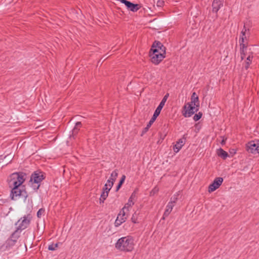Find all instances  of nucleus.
Wrapping results in <instances>:
<instances>
[{"label":"nucleus","mask_w":259,"mask_h":259,"mask_svg":"<svg viewBox=\"0 0 259 259\" xmlns=\"http://www.w3.org/2000/svg\"><path fill=\"white\" fill-rule=\"evenodd\" d=\"M135 247L134 239L131 236H126L119 238L115 244V247L123 252H131Z\"/></svg>","instance_id":"obj_1"},{"label":"nucleus","mask_w":259,"mask_h":259,"mask_svg":"<svg viewBox=\"0 0 259 259\" xmlns=\"http://www.w3.org/2000/svg\"><path fill=\"white\" fill-rule=\"evenodd\" d=\"M10 196L11 199L14 200H17L20 198H22L24 200H25L28 197V195L24 186H13Z\"/></svg>","instance_id":"obj_2"},{"label":"nucleus","mask_w":259,"mask_h":259,"mask_svg":"<svg viewBox=\"0 0 259 259\" xmlns=\"http://www.w3.org/2000/svg\"><path fill=\"white\" fill-rule=\"evenodd\" d=\"M45 178L42 172H34L31 175L30 182L31 183L33 189L36 191L40 187L41 182Z\"/></svg>","instance_id":"obj_3"},{"label":"nucleus","mask_w":259,"mask_h":259,"mask_svg":"<svg viewBox=\"0 0 259 259\" xmlns=\"http://www.w3.org/2000/svg\"><path fill=\"white\" fill-rule=\"evenodd\" d=\"M20 236V233H18V231H15L12 234L10 237L2 245V248L4 250L11 249L15 245Z\"/></svg>","instance_id":"obj_4"},{"label":"nucleus","mask_w":259,"mask_h":259,"mask_svg":"<svg viewBox=\"0 0 259 259\" xmlns=\"http://www.w3.org/2000/svg\"><path fill=\"white\" fill-rule=\"evenodd\" d=\"M26 174L22 172H14L10 177V184L13 186H23L22 185L25 180Z\"/></svg>","instance_id":"obj_5"},{"label":"nucleus","mask_w":259,"mask_h":259,"mask_svg":"<svg viewBox=\"0 0 259 259\" xmlns=\"http://www.w3.org/2000/svg\"><path fill=\"white\" fill-rule=\"evenodd\" d=\"M247 31L246 28L245 26L243 30L241 32L240 37V54H241V60H243L245 57V50L247 48V39L246 36V32Z\"/></svg>","instance_id":"obj_6"},{"label":"nucleus","mask_w":259,"mask_h":259,"mask_svg":"<svg viewBox=\"0 0 259 259\" xmlns=\"http://www.w3.org/2000/svg\"><path fill=\"white\" fill-rule=\"evenodd\" d=\"M246 150L248 153L259 156V140L248 142L246 144Z\"/></svg>","instance_id":"obj_7"},{"label":"nucleus","mask_w":259,"mask_h":259,"mask_svg":"<svg viewBox=\"0 0 259 259\" xmlns=\"http://www.w3.org/2000/svg\"><path fill=\"white\" fill-rule=\"evenodd\" d=\"M198 110L199 107H197L195 105L186 103L183 107L182 114L185 117H189L197 112Z\"/></svg>","instance_id":"obj_8"},{"label":"nucleus","mask_w":259,"mask_h":259,"mask_svg":"<svg viewBox=\"0 0 259 259\" xmlns=\"http://www.w3.org/2000/svg\"><path fill=\"white\" fill-rule=\"evenodd\" d=\"M149 54H161L162 55H163V56H165V48L163 46V45L161 42H157L156 43V46L155 45V44H153L151 49V50L149 52Z\"/></svg>","instance_id":"obj_9"},{"label":"nucleus","mask_w":259,"mask_h":259,"mask_svg":"<svg viewBox=\"0 0 259 259\" xmlns=\"http://www.w3.org/2000/svg\"><path fill=\"white\" fill-rule=\"evenodd\" d=\"M223 179L221 177H217L214 179L213 182L209 185L208 189L209 193H211L218 189L222 184Z\"/></svg>","instance_id":"obj_10"},{"label":"nucleus","mask_w":259,"mask_h":259,"mask_svg":"<svg viewBox=\"0 0 259 259\" xmlns=\"http://www.w3.org/2000/svg\"><path fill=\"white\" fill-rule=\"evenodd\" d=\"M121 3L124 4L126 7L127 9L133 12L138 11L141 8V6L140 4H135L127 0H118Z\"/></svg>","instance_id":"obj_11"},{"label":"nucleus","mask_w":259,"mask_h":259,"mask_svg":"<svg viewBox=\"0 0 259 259\" xmlns=\"http://www.w3.org/2000/svg\"><path fill=\"white\" fill-rule=\"evenodd\" d=\"M126 218L125 217V212L124 209H122L118 213L115 222L116 227L120 226L122 223L125 222Z\"/></svg>","instance_id":"obj_12"},{"label":"nucleus","mask_w":259,"mask_h":259,"mask_svg":"<svg viewBox=\"0 0 259 259\" xmlns=\"http://www.w3.org/2000/svg\"><path fill=\"white\" fill-rule=\"evenodd\" d=\"M30 224V220L26 217H23V219L19 224L18 227L15 231H18V233H21V231L24 230L29 226Z\"/></svg>","instance_id":"obj_13"},{"label":"nucleus","mask_w":259,"mask_h":259,"mask_svg":"<svg viewBox=\"0 0 259 259\" xmlns=\"http://www.w3.org/2000/svg\"><path fill=\"white\" fill-rule=\"evenodd\" d=\"M149 55L151 57V62L155 65L158 64L165 57V56H163L161 54H149Z\"/></svg>","instance_id":"obj_14"},{"label":"nucleus","mask_w":259,"mask_h":259,"mask_svg":"<svg viewBox=\"0 0 259 259\" xmlns=\"http://www.w3.org/2000/svg\"><path fill=\"white\" fill-rule=\"evenodd\" d=\"M184 136L185 135H184L183 138L180 139L174 146V150L175 152H178L185 143L186 139L184 138Z\"/></svg>","instance_id":"obj_15"},{"label":"nucleus","mask_w":259,"mask_h":259,"mask_svg":"<svg viewBox=\"0 0 259 259\" xmlns=\"http://www.w3.org/2000/svg\"><path fill=\"white\" fill-rule=\"evenodd\" d=\"M224 2L220 0H213L212 4V11L217 13L220 9L223 7Z\"/></svg>","instance_id":"obj_16"},{"label":"nucleus","mask_w":259,"mask_h":259,"mask_svg":"<svg viewBox=\"0 0 259 259\" xmlns=\"http://www.w3.org/2000/svg\"><path fill=\"white\" fill-rule=\"evenodd\" d=\"M193 105H195L197 107H199V101L198 96L195 92L193 93L191 97V102H188Z\"/></svg>","instance_id":"obj_17"},{"label":"nucleus","mask_w":259,"mask_h":259,"mask_svg":"<svg viewBox=\"0 0 259 259\" xmlns=\"http://www.w3.org/2000/svg\"><path fill=\"white\" fill-rule=\"evenodd\" d=\"M175 205L171 202H169L166 205V209L165 210L163 215V219H164L165 217H167L169 215V214L171 212L173 207H174Z\"/></svg>","instance_id":"obj_18"},{"label":"nucleus","mask_w":259,"mask_h":259,"mask_svg":"<svg viewBox=\"0 0 259 259\" xmlns=\"http://www.w3.org/2000/svg\"><path fill=\"white\" fill-rule=\"evenodd\" d=\"M135 196V195L133 193L131 197L129 198L127 203H126L124 206L122 208V209H124V210L125 209H127L128 210L129 208L131 207L134 204V202L133 201L134 200V197Z\"/></svg>","instance_id":"obj_19"},{"label":"nucleus","mask_w":259,"mask_h":259,"mask_svg":"<svg viewBox=\"0 0 259 259\" xmlns=\"http://www.w3.org/2000/svg\"><path fill=\"white\" fill-rule=\"evenodd\" d=\"M113 185V182H111L110 180H108L107 182V183L105 184L104 187L103 188V191H106L108 192V193H109V192L112 187Z\"/></svg>","instance_id":"obj_20"},{"label":"nucleus","mask_w":259,"mask_h":259,"mask_svg":"<svg viewBox=\"0 0 259 259\" xmlns=\"http://www.w3.org/2000/svg\"><path fill=\"white\" fill-rule=\"evenodd\" d=\"M218 155L219 156L222 157L224 159H225L228 156V154L227 152L224 151L223 149L220 148L218 151Z\"/></svg>","instance_id":"obj_21"},{"label":"nucleus","mask_w":259,"mask_h":259,"mask_svg":"<svg viewBox=\"0 0 259 259\" xmlns=\"http://www.w3.org/2000/svg\"><path fill=\"white\" fill-rule=\"evenodd\" d=\"M252 58H253V56L251 54L247 56L246 60L245 61V68L246 70L249 68L250 64L251 63Z\"/></svg>","instance_id":"obj_22"},{"label":"nucleus","mask_w":259,"mask_h":259,"mask_svg":"<svg viewBox=\"0 0 259 259\" xmlns=\"http://www.w3.org/2000/svg\"><path fill=\"white\" fill-rule=\"evenodd\" d=\"M117 176H118V170L117 169H115L113 171H112V172L111 173L110 178L109 180H110L111 182H113V184H114Z\"/></svg>","instance_id":"obj_23"},{"label":"nucleus","mask_w":259,"mask_h":259,"mask_svg":"<svg viewBox=\"0 0 259 259\" xmlns=\"http://www.w3.org/2000/svg\"><path fill=\"white\" fill-rule=\"evenodd\" d=\"M108 196V193L106 191H103L100 198V203H103L104 201L106 200L107 197Z\"/></svg>","instance_id":"obj_24"},{"label":"nucleus","mask_w":259,"mask_h":259,"mask_svg":"<svg viewBox=\"0 0 259 259\" xmlns=\"http://www.w3.org/2000/svg\"><path fill=\"white\" fill-rule=\"evenodd\" d=\"M125 178L126 177H125V175L122 176V177H121L118 185L117 186L116 191H117L120 188L121 186H122V185L123 184V183H124V182L125 181Z\"/></svg>","instance_id":"obj_25"},{"label":"nucleus","mask_w":259,"mask_h":259,"mask_svg":"<svg viewBox=\"0 0 259 259\" xmlns=\"http://www.w3.org/2000/svg\"><path fill=\"white\" fill-rule=\"evenodd\" d=\"M164 106V105L160 103L159 105H158V106L156 109L154 113L156 114L157 115L159 116V115L160 114V112Z\"/></svg>","instance_id":"obj_26"},{"label":"nucleus","mask_w":259,"mask_h":259,"mask_svg":"<svg viewBox=\"0 0 259 259\" xmlns=\"http://www.w3.org/2000/svg\"><path fill=\"white\" fill-rule=\"evenodd\" d=\"M179 195V194L178 193H177L176 194H174L173 196L171 197L169 202H171L175 205V204L178 199V197Z\"/></svg>","instance_id":"obj_27"},{"label":"nucleus","mask_w":259,"mask_h":259,"mask_svg":"<svg viewBox=\"0 0 259 259\" xmlns=\"http://www.w3.org/2000/svg\"><path fill=\"white\" fill-rule=\"evenodd\" d=\"M79 131V128L77 127H74L72 131V135L70 136V137H72L73 138L77 135L78 132Z\"/></svg>","instance_id":"obj_28"},{"label":"nucleus","mask_w":259,"mask_h":259,"mask_svg":"<svg viewBox=\"0 0 259 259\" xmlns=\"http://www.w3.org/2000/svg\"><path fill=\"white\" fill-rule=\"evenodd\" d=\"M202 116V113L201 112H199L198 113L196 114L194 116L193 119L194 121H197L199 120L201 118Z\"/></svg>","instance_id":"obj_29"},{"label":"nucleus","mask_w":259,"mask_h":259,"mask_svg":"<svg viewBox=\"0 0 259 259\" xmlns=\"http://www.w3.org/2000/svg\"><path fill=\"white\" fill-rule=\"evenodd\" d=\"M58 247V243L52 244L48 246V249L50 250H55Z\"/></svg>","instance_id":"obj_30"},{"label":"nucleus","mask_w":259,"mask_h":259,"mask_svg":"<svg viewBox=\"0 0 259 259\" xmlns=\"http://www.w3.org/2000/svg\"><path fill=\"white\" fill-rule=\"evenodd\" d=\"M152 124L150 123V122H148L147 126L143 129L142 135L146 133L148 131L149 128L150 127Z\"/></svg>","instance_id":"obj_31"},{"label":"nucleus","mask_w":259,"mask_h":259,"mask_svg":"<svg viewBox=\"0 0 259 259\" xmlns=\"http://www.w3.org/2000/svg\"><path fill=\"white\" fill-rule=\"evenodd\" d=\"M169 96V94L167 93L164 96V97L163 98V99H162L161 101L160 102V104L164 105H165V103L168 98V97Z\"/></svg>","instance_id":"obj_32"},{"label":"nucleus","mask_w":259,"mask_h":259,"mask_svg":"<svg viewBox=\"0 0 259 259\" xmlns=\"http://www.w3.org/2000/svg\"><path fill=\"white\" fill-rule=\"evenodd\" d=\"M158 116V115L154 113L153 116L152 117L149 122H150V123L151 124H153Z\"/></svg>","instance_id":"obj_33"},{"label":"nucleus","mask_w":259,"mask_h":259,"mask_svg":"<svg viewBox=\"0 0 259 259\" xmlns=\"http://www.w3.org/2000/svg\"><path fill=\"white\" fill-rule=\"evenodd\" d=\"M45 209L43 208H40L38 210V211L37 212V216L38 218H40L42 214L44 213Z\"/></svg>","instance_id":"obj_34"},{"label":"nucleus","mask_w":259,"mask_h":259,"mask_svg":"<svg viewBox=\"0 0 259 259\" xmlns=\"http://www.w3.org/2000/svg\"><path fill=\"white\" fill-rule=\"evenodd\" d=\"M81 125H82V124H81V122L78 121L76 123L74 127L80 129V128L81 127Z\"/></svg>","instance_id":"obj_35"},{"label":"nucleus","mask_w":259,"mask_h":259,"mask_svg":"<svg viewBox=\"0 0 259 259\" xmlns=\"http://www.w3.org/2000/svg\"><path fill=\"white\" fill-rule=\"evenodd\" d=\"M132 222H133L134 223H137V218L135 217V215L133 214V216H132Z\"/></svg>","instance_id":"obj_36"},{"label":"nucleus","mask_w":259,"mask_h":259,"mask_svg":"<svg viewBox=\"0 0 259 259\" xmlns=\"http://www.w3.org/2000/svg\"><path fill=\"white\" fill-rule=\"evenodd\" d=\"M158 191V189H156V188H154L152 191L151 192H150V195H152V193H154L155 192H157Z\"/></svg>","instance_id":"obj_37"},{"label":"nucleus","mask_w":259,"mask_h":259,"mask_svg":"<svg viewBox=\"0 0 259 259\" xmlns=\"http://www.w3.org/2000/svg\"><path fill=\"white\" fill-rule=\"evenodd\" d=\"M163 4V2H160V1H158L157 2V6H161Z\"/></svg>","instance_id":"obj_38"},{"label":"nucleus","mask_w":259,"mask_h":259,"mask_svg":"<svg viewBox=\"0 0 259 259\" xmlns=\"http://www.w3.org/2000/svg\"><path fill=\"white\" fill-rule=\"evenodd\" d=\"M225 144V140L223 139L221 142V144L224 145Z\"/></svg>","instance_id":"obj_39"}]
</instances>
